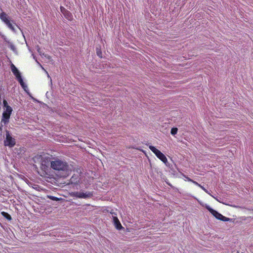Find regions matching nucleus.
Returning a JSON list of instances; mask_svg holds the SVG:
<instances>
[{
    "mask_svg": "<svg viewBox=\"0 0 253 253\" xmlns=\"http://www.w3.org/2000/svg\"><path fill=\"white\" fill-rule=\"evenodd\" d=\"M51 168L60 173V177L65 178L72 172V168L66 162L56 159L52 161Z\"/></svg>",
    "mask_w": 253,
    "mask_h": 253,
    "instance_id": "obj_1",
    "label": "nucleus"
},
{
    "mask_svg": "<svg viewBox=\"0 0 253 253\" xmlns=\"http://www.w3.org/2000/svg\"><path fill=\"white\" fill-rule=\"evenodd\" d=\"M3 104L5 109L2 113L1 122L5 125L9 122V120L12 112V109L8 105L7 101L5 99L3 100Z\"/></svg>",
    "mask_w": 253,
    "mask_h": 253,
    "instance_id": "obj_2",
    "label": "nucleus"
},
{
    "mask_svg": "<svg viewBox=\"0 0 253 253\" xmlns=\"http://www.w3.org/2000/svg\"><path fill=\"white\" fill-rule=\"evenodd\" d=\"M41 158V169L43 170L45 174H47L49 172V166H51L52 161L49 157H42L40 156Z\"/></svg>",
    "mask_w": 253,
    "mask_h": 253,
    "instance_id": "obj_3",
    "label": "nucleus"
},
{
    "mask_svg": "<svg viewBox=\"0 0 253 253\" xmlns=\"http://www.w3.org/2000/svg\"><path fill=\"white\" fill-rule=\"evenodd\" d=\"M205 208L217 219L223 221H228L230 220L229 218L223 216L216 211L211 208L209 206L206 205Z\"/></svg>",
    "mask_w": 253,
    "mask_h": 253,
    "instance_id": "obj_4",
    "label": "nucleus"
},
{
    "mask_svg": "<svg viewBox=\"0 0 253 253\" xmlns=\"http://www.w3.org/2000/svg\"><path fill=\"white\" fill-rule=\"evenodd\" d=\"M149 148L151 150V151L155 154L157 158H159L161 161H162L164 163L166 164L168 163V160L167 157L160 150L157 149L154 146L151 145H150L149 146Z\"/></svg>",
    "mask_w": 253,
    "mask_h": 253,
    "instance_id": "obj_5",
    "label": "nucleus"
},
{
    "mask_svg": "<svg viewBox=\"0 0 253 253\" xmlns=\"http://www.w3.org/2000/svg\"><path fill=\"white\" fill-rule=\"evenodd\" d=\"M70 195L73 197L78 198H89L92 197L93 194L91 192L84 193L82 192H73L70 194Z\"/></svg>",
    "mask_w": 253,
    "mask_h": 253,
    "instance_id": "obj_6",
    "label": "nucleus"
},
{
    "mask_svg": "<svg viewBox=\"0 0 253 253\" xmlns=\"http://www.w3.org/2000/svg\"><path fill=\"white\" fill-rule=\"evenodd\" d=\"M5 145L13 147L15 144V140L10 136L8 132L6 133V140L4 141Z\"/></svg>",
    "mask_w": 253,
    "mask_h": 253,
    "instance_id": "obj_7",
    "label": "nucleus"
},
{
    "mask_svg": "<svg viewBox=\"0 0 253 253\" xmlns=\"http://www.w3.org/2000/svg\"><path fill=\"white\" fill-rule=\"evenodd\" d=\"M60 11L67 19L71 20L72 19V15L70 11L67 10L65 7L62 6H60Z\"/></svg>",
    "mask_w": 253,
    "mask_h": 253,
    "instance_id": "obj_8",
    "label": "nucleus"
},
{
    "mask_svg": "<svg viewBox=\"0 0 253 253\" xmlns=\"http://www.w3.org/2000/svg\"><path fill=\"white\" fill-rule=\"evenodd\" d=\"M11 69L13 74L15 76L17 80L22 78L20 73L14 64H12L11 65Z\"/></svg>",
    "mask_w": 253,
    "mask_h": 253,
    "instance_id": "obj_9",
    "label": "nucleus"
},
{
    "mask_svg": "<svg viewBox=\"0 0 253 253\" xmlns=\"http://www.w3.org/2000/svg\"><path fill=\"white\" fill-rule=\"evenodd\" d=\"M113 219L114 224L117 229L120 230V229H121L122 228H123V226H122L121 223H120L118 217H116Z\"/></svg>",
    "mask_w": 253,
    "mask_h": 253,
    "instance_id": "obj_10",
    "label": "nucleus"
},
{
    "mask_svg": "<svg viewBox=\"0 0 253 253\" xmlns=\"http://www.w3.org/2000/svg\"><path fill=\"white\" fill-rule=\"evenodd\" d=\"M0 18L4 23L9 20L8 15L4 12L0 13Z\"/></svg>",
    "mask_w": 253,
    "mask_h": 253,
    "instance_id": "obj_11",
    "label": "nucleus"
},
{
    "mask_svg": "<svg viewBox=\"0 0 253 253\" xmlns=\"http://www.w3.org/2000/svg\"><path fill=\"white\" fill-rule=\"evenodd\" d=\"M18 82L20 83V85L22 87V88L24 89V90L26 91V89L27 88V85L23 82L22 78H21L17 80Z\"/></svg>",
    "mask_w": 253,
    "mask_h": 253,
    "instance_id": "obj_12",
    "label": "nucleus"
},
{
    "mask_svg": "<svg viewBox=\"0 0 253 253\" xmlns=\"http://www.w3.org/2000/svg\"><path fill=\"white\" fill-rule=\"evenodd\" d=\"M1 214L4 217L6 218L7 220H11L12 219L11 215L7 212H6L5 211H2L1 212Z\"/></svg>",
    "mask_w": 253,
    "mask_h": 253,
    "instance_id": "obj_13",
    "label": "nucleus"
},
{
    "mask_svg": "<svg viewBox=\"0 0 253 253\" xmlns=\"http://www.w3.org/2000/svg\"><path fill=\"white\" fill-rule=\"evenodd\" d=\"M5 24L12 31H15L14 27L9 20L8 21H7L6 22H5Z\"/></svg>",
    "mask_w": 253,
    "mask_h": 253,
    "instance_id": "obj_14",
    "label": "nucleus"
},
{
    "mask_svg": "<svg viewBox=\"0 0 253 253\" xmlns=\"http://www.w3.org/2000/svg\"><path fill=\"white\" fill-rule=\"evenodd\" d=\"M110 213L112 214L113 219L117 217L118 213L117 212V210L114 211V210H112Z\"/></svg>",
    "mask_w": 253,
    "mask_h": 253,
    "instance_id": "obj_15",
    "label": "nucleus"
},
{
    "mask_svg": "<svg viewBox=\"0 0 253 253\" xmlns=\"http://www.w3.org/2000/svg\"><path fill=\"white\" fill-rule=\"evenodd\" d=\"M178 129L176 127H172L171 129L170 133L172 135H174L177 133Z\"/></svg>",
    "mask_w": 253,
    "mask_h": 253,
    "instance_id": "obj_16",
    "label": "nucleus"
},
{
    "mask_svg": "<svg viewBox=\"0 0 253 253\" xmlns=\"http://www.w3.org/2000/svg\"><path fill=\"white\" fill-rule=\"evenodd\" d=\"M96 53L99 57H102V52L99 49L96 48Z\"/></svg>",
    "mask_w": 253,
    "mask_h": 253,
    "instance_id": "obj_17",
    "label": "nucleus"
},
{
    "mask_svg": "<svg viewBox=\"0 0 253 253\" xmlns=\"http://www.w3.org/2000/svg\"><path fill=\"white\" fill-rule=\"evenodd\" d=\"M77 178H75L74 176H72L71 178L70 179V181L71 183H75L77 182V180H76Z\"/></svg>",
    "mask_w": 253,
    "mask_h": 253,
    "instance_id": "obj_18",
    "label": "nucleus"
},
{
    "mask_svg": "<svg viewBox=\"0 0 253 253\" xmlns=\"http://www.w3.org/2000/svg\"><path fill=\"white\" fill-rule=\"evenodd\" d=\"M202 190H203L206 193H208V194H210V193L208 191L207 189H206L204 186H202L201 185V186H199Z\"/></svg>",
    "mask_w": 253,
    "mask_h": 253,
    "instance_id": "obj_19",
    "label": "nucleus"
},
{
    "mask_svg": "<svg viewBox=\"0 0 253 253\" xmlns=\"http://www.w3.org/2000/svg\"><path fill=\"white\" fill-rule=\"evenodd\" d=\"M50 199L56 201L59 200V198L55 197H53V196L51 197Z\"/></svg>",
    "mask_w": 253,
    "mask_h": 253,
    "instance_id": "obj_20",
    "label": "nucleus"
},
{
    "mask_svg": "<svg viewBox=\"0 0 253 253\" xmlns=\"http://www.w3.org/2000/svg\"><path fill=\"white\" fill-rule=\"evenodd\" d=\"M192 182L194 184H195V185H197L199 187L201 186V184H199L198 182H197L195 181H194L193 180V181Z\"/></svg>",
    "mask_w": 253,
    "mask_h": 253,
    "instance_id": "obj_21",
    "label": "nucleus"
},
{
    "mask_svg": "<svg viewBox=\"0 0 253 253\" xmlns=\"http://www.w3.org/2000/svg\"><path fill=\"white\" fill-rule=\"evenodd\" d=\"M185 177H186V178L187 179L188 181H190V182L193 181V180L191 179V178H190L189 177H188L187 176H185Z\"/></svg>",
    "mask_w": 253,
    "mask_h": 253,
    "instance_id": "obj_22",
    "label": "nucleus"
},
{
    "mask_svg": "<svg viewBox=\"0 0 253 253\" xmlns=\"http://www.w3.org/2000/svg\"><path fill=\"white\" fill-rule=\"evenodd\" d=\"M38 51L40 52V48L38 50Z\"/></svg>",
    "mask_w": 253,
    "mask_h": 253,
    "instance_id": "obj_23",
    "label": "nucleus"
},
{
    "mask_svg": "<svg viewBox=\"0 0 253 253\" xmlns=\"http://www.w3.org/2000/svg\"><path fill=\"white\" fill-rule=\"evenodd\" d=\"M50 56H48V59H49V58H50Z\"/></svg>",
    "mask_w": 253,
    "mask_h": 253,
    "instance_id": "obj_24",
    "label": "nucleus"
}]
</instances>
